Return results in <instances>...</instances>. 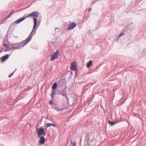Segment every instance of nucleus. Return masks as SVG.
I'll return each instance as SVG.
<instances>
[{"instance_id":"f257e3e1","label":"nucleus","mask_w":146,"mask_h":146,"mask_svg":"<svg viewBox=\"0 0 146 146\" xmlns=\"http://www.w3.org/2000/svg\"><path fill=\"white\" fill-rule=\"evenodd\" d=\"M38 16L39 14L38 12H33L29 14L27 16L19 19L16 20L15 22V23L18 24L23 21L24 20L27 18L31 17H33L34 25L33 31L29 36L25 40L22 42V44H23V46L27 44L31 39L33 36L32 33L33 32L34 29L36 28L37 26V21L36 18L38 17Z\"/></svg>"},{"instance_id":"f03ea898","label":"nucleus","mask_w":146,"mask_h":146,"mask_svg":"<svg viewBox=\"0 0 146 146\" xmlns=\"http://www.w3.org/2000/svg\"><path fill=\"white\" fill-rule=\"evenodd\" d=\"M36 130L37 132L38 137H39L42 135H45V130L42 127L37 128Z\"/></svg>"},{"instance_id":"7ed1b4c3","label":"nucleus","mask_w":146,"mask_h":146,"mask_svg":"<svg viewBox=\"0 0 146 146\" xmlns=\"http://www.w3.org/2000/svg\"><path fill=\"white\" fill-rule=\"evenodd\" d=\"M59 53V52L57 50L56 52H54L53 54H52L51 55V60L52 61L57 58L58 56Z\"/></svg>"},{"instance_id":"20e7f679","label":"nucleus","mask_w":146,"mask_h":146,"mask_svg":"<svg viewBox=\"0 0 146 146\" xmlns=\"http://www.w3.org/2000/svg\"><path fill=\"white\" fill-rule=\"evenodd\" d=\"M76 69V64L74 62H71V66L70 69L72 70L75 71Z\"/></svg>"},{"instance_id":"39448f33","label":"nucleus","mask_w":146,"mask_h":146,"mask_svg":"<svg viewBox=\"0 0 146 146\" xmlns=\"http://www.w3.org/2000/svg\"><path fill=\"white\" fill-rule=\"evenodd\" d=\"M76 26V24L74 23H70L68 27V30L73 29Z\"/></svg>"},{"instance_id":"423d86ee","label":"nucleus","mask_w":146,"mask_h":146,"mask_svg":"<svg viewBox=\"0 0 146 146\" xmlns=\"http://www.w3.org/2000/svg\"><path fill=\"white\" fill-rule=\"evenodd\" d=\"M10 56V55L7 54L5 56L2 57L1 58V61L2 62H3L5 60H6Z\"/></svg>"},{"instance_id":"0eeeda50","label":"nucleus","mask_w":146,"mask_h":146,"mask_svg":"<svg viewBox=\"0 0 146 146\" xmlns=\"http://www.w3.org/2000/svg\"><path fill=\"white\" fill-rule=\"evenodd\" d=\"M45 139L44 137L43 136H41L40 139L39 143L41 144H43L45 141Z\"/></svg>"},{"instance_id":"6e6552de","label":"nucleus","mask_w":146,"mask_h":146,"mask_svg":"<svg viewBox=\"0 0 146 146\" xmlns=\"http://www.w3.org/2000/svg\"><path fill=\"white\" fill-rule=\"evenodd\" d=\"M92 64V61L91 60L90 61L87 63V67L88 68L90 67Z\"/></svg>"},{"instance_id":"1a4fd4ad","label":"nucleus","mask_w":146,"mask_h":146,"mask_svg":"<svg viewBox=\"0 0 146 146\" xmlns=\"http://www.w3.org/2000/svg\"><path fill=\"white\" fill-rule=\"evenodd\" d=\"M46 125L47 127H49L51 126H53L55 127H56V125L54 123H48L46 124Z\"/></svg>"},{"instance_id":"9d476101","label":"nucleus","mask_w":146,"mask_h":146,"mask_svg":"<svg viewBox=\"0 0 146 146\" xmlns=\"http://www.w3.org/2000/svg\"><path fill=\"white\" fill-rule=\"evenodd\" d=\"M57 85L56 83H54L52 86V89L54 90L56 89Z\"/></svg>"},{"instance_id":"9b49d317","label":"nucleus","mask_w":146,"mask_h":146,"mask_svg":"<svg viewBox=\"0 0 146 146\" xmlns=\"http://www.w3.org/2000/svg\"><path fill=\"white\" fill-rule=\"evenodd\" d=\"M108 122L109 124L111 126H113L116 123L115 122H112L110 121H109Z\"/></svg>"},{"instance_id":"f8f14e48","label":"nucleus","mask_w":146,"mask_h":146,"mask_svg":"<svg viewBox=\"0 0 146 146\" xmlns=\"http://www.w3.org/2000/svg\"><path fill=\"white\" fill-rule=\"evenodd\" d=\"M14 11H13L10 12L9 14L8 15V17H9L10 16H11L14 13Z\"/></svg>"},{"instance_id":"ddd939ff","label":"nucleus","mask_w":146,"mask_h":146,"mask_svg":"<svg viewBox=\"0 0 146 146\" xmlns=\"http://www.w3.org/2000/svg\"><path fill=\"white\" fill-rule=\"evenodd\" d=\"M55 91L54 90H53L52 92V94L51 95V97L52 98L53 97V95L55 94Z\"/></svg>"},{"instance_id":"4468645a","label":"nucleus","mask_w":146,"mask_h":146,"mask_svg":"<svg viewBox=\"0 0 146 146\" xmlns=\"http://www.w3.org/2000/svg\"><path fill=\"white\" fill-rule=\"evenodd\" d=\"M71 143L72 144V146H75L76 145V142L74 141L73 142H71Z\"/></svg>"},{"instance_id":"2eb2a0df","label":"nucleus","mask_w":146,"mask_h":146,"mask_svg":"<svg viewBox=\"0 0 146 146\" xmlns=\"http://www.w3.org/2000/svg\"><path fill=\"white\" fill-rule=\"evenodd\" d=\"M124 35V33H122L120 34V35L119 37H120L122 35Z\"/></svg>"},{"instance_id":"dca6fc26","label":"nucleus","mask_w":146,"mask_h":146,"mask_svg":"<svg viewBox=\"0 0 146 146\" xmlns=\"http://www.w3.org/2000/svg\"><path fill=\"white\" fill-rule=\"evenodd\" d=\"M13 73H11V74H10V75H9V78H10V77H11L13 75Z\"/></svg>"},{"instance_id":"f3484780","label":"nucleus","mask_w":146,"mask_h":146,"mask_svg":"<svg viewBox=\"0 0 146 146\" xmlns=\"http://www.w3.org/2000/svg\"><path fill=\"white\" fill-rule=\"evenodd\" d=\"M49 103L50 104H52V101H50Z\"/></svg>"},{"instance_id":"a211bd4d","label":"nucleus","mask_w":146,"mask_h":146,"mask_svg":"<svg viewBox=\"0 0 146 146\" xmlns=\"http://www.w3.org/2000/svg\"><path fill=\"white\" fill-rule=\"evenodd\" d=\"M7 44H3V46L5 47H7Z\"/></svg>"},{"instance_id":"6ab92c4d","label":"nucleus","mask_w":146,"mask_h":146,"mask_svg":"<svg viewBox=\"0 0 146 146\" xmlns=\"http://www.w3.org/2000/svg\"><path fill=\"white\" fill-rule=\"evenodd\" d=\"M91 10V8H90L89 10V11H90Z\"/></svg>"}]
</instances>
